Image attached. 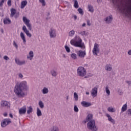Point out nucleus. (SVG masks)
Here are the masks:
<instances>
[{
	"label": "nucleus",
	"instance_id": "40",
	"mask_svg": "<svg viewBox=\"0 0 131 131\" xmlns=\"http://www.w3.org/2000/svg\"><path fill=\"white\" fill-rule=\"evenodd\" d=\"M39 2L42 4V6H46V1L45 0H39Z\"/></svg>",
	"mask_w": 131,
	"mask_h": 131
},
{
	"label": "nucleus",
	"instance_id": "28",
	"mask_svg": "<svg viewBox=\"0 0 131 131\" xmlns=\"http://www.w3.org/2000/svg\"><path fill=\"white\" fill-rule=\"evenodd\" d=\"M74 7L75 8V9H78L79 6H78V2H77V0H74Z\"/></svg>",
	"mask_w": 131,
	"mask_h": 131
},
{
	"label": "nucleus",
	"instance_id": "41",
	"mask_svg": "<svg viewBox=\"0 0 131 131\" xmlns=\"http://www.w3.org/2000/svg\"><path fill=\"white\" fill-rule=\"evenodd\" d=\"M65 49L66 50V51L67 52V53H70V48L69 47H68V46H66Z\"/></svg>",
	"mask_w": 131,
	"mask_h": 131
},
{
	"label": "nucleus",
	"instance_id": "21",
	"mask_svg": "<svg viewBox=\"0 0 131 131\" xmlns=\"http://www.w3.org/2000/svg\"><path fill=\"white\" fill-rule=\"evenodd\" d=\"M20 37L21 39H23L24 43H25L26 42V39L25 38V35L23 32L20 33Z\"/></svg>",
	"mask_w": 131,
	"mask_h": 131
},
{
	"label": "nucleus",
	"instance_id": "32",
	"mask_svg": "<svg viewBox=\"0 0 131 131\" xmlns=\"http://www.w3.org/2000/svg\"><path fill=\"white\" fill-rule=\"evenodd\" d=\"M38 105H39L40 108H41V109H42L45 107V105L43 104V102H42V101H40L39 102Z\"/></svg>",
	"mask_w": 131,
	"mask_h": 131
},
{
	"label": "nucleus",
	"instance_id": "52",
	"mask_svg": "<svg viewBox=\"0 0 131 131\" xmlns=\"http://www.w3.org/2000/svg\"><path fill=\"white\" fill-rule=\"evenodd\" d=\"M126 83H128V84H131V81H126Z\"/></svg>",
	"mask_w": 131,
	"mask_h": 131
},
{
	"label": "nucleus",
	"instance_id": "34",
	"mask_svg": "<svg viewBox=\"0 0 131 131\" xmlns=\"http://www.w3.org/2000/svg\"><path fill=\"white\" fill-rule=\"evenodd\" d=\"M74 97L75 101H77L78 100V95L76 92L74 93Z\"/></svg>",
	"mask_w": 131,
	"mask_h": 131
},
{
	"label": "nucleus",
	"instance_id": "50",
	"mask_svg": "<svg viewBox=\"0 0 131 131\" xmlns=\"http://www.w3.org/2000/svg\"><path fill=\"white\" fill-rule=\"evenodd\" d=\"M15 18L17 19L18 17H19V13L16 14V15L14 16Z\"/></svg>",
	"mask_w": 131,
	"mask_h": 131
},
{
	"label": "nucleus",
	"instance_id": "46",
	"mask_svg": "<svg viewBox=\"0 0 131 131\" xmlns=\"http://www.w3.org/2000/svg\"><path fill=\"white\" fill-rule=\"evenodd\" d=\"M4 60H6V61H8V60H10V58H9V57H8V56L5 55L4 56Z\"/></svg>",
	"mask_w": 131,
	"mask_h": 131
},
{
	"label": "nucleus",
	"instance_id": "8",
	"mask_svg": "<svg viewBox=\"0 0 131 131\" xmlns=\"http://www.w3.org/2000/svg\"><path fill=\"white\" fill-rule=\"evenodd\" d=\"M1 107H5L6 108H10L11 104L9 102L6 100H2L1 102Z\"/></svg>",
	"mask_w": 131,
	"mask_h": 131
},
{
	"label": "nucleus",
	"instance_id": "35",
	"mask_svg": "<svg viewBox=\"0 0 131 131\" xmlns=\"http://www.w3.org/2000/svg\"><path fill=\"white\" fill-rule=\"evenodd\" d=\"M5 2H7V0H2L1 1H0L1 8H3V6H4V3H5Z\"/></svg>",
	"mask_w": 131,
	"mask_h": 131
},
{
	"label": "nucleus",
	"instance_id": "45",
	"mask_svg": "<svg viewBox=\"0 0 131 131\" xmlns=\"http://www.w3.org/2000/svg\"><path fill=\"white\" fill-rule=\"evenodd\" d=\"M126 10L129 13H131V7L130 6H127L126 8Z\"/></svg>",
	"mask_w": 131,
	"mask_h": 131
},
{
	"label": "nucleus",
	"instance_id": "48",
	"mask_svg": "<svg viewBox=\"0 0 131 131\" xmlns=\"http://www.w3.org/2000/svg\"><path fill=\"white\" fill-rule=\"evenodd\" d=\"M87 25H88V26H91V21H90V20H87Z\"/></svg>",
	"mask_w": 131,
	"mask_h": 131
},
{
	"label": "nucleus",
	"instance_id": "9",
	"mask_svg": "<svg viewBox=\"0 0 131 131\" xmlns=\"http://www.w3.org/2000/svg\"><path fill=\"white\" fill-rule=\"evenodd\" d=\"M91 95L93 97V98H95V97H97V95H98V88L95 87L93 89H92L91 91Z\"/></svg>",
	"mask_w": 131,
	"mask_h": 131
},
{
	"label": "nucleus",
	"instance_id": "22",
	"mask_svg": "<svg viewBox=\"0 0 131 131\" xmlns=\"http://www.w3.org/2000/svg\"><path fill=\"white\" fill-rule=\"evenodd\" d=\"M15 14H16V9H15L14 8H12L11 10L10 17H14V16H15Z\"/></svg>",
	"mask_w": 131,
	"mask_h": 131
},
{
	"label": "nucleus",
	"instance_id": "19",
	"mask_svg": "<svg viewBox=\"0 0 131 131\" xmlns=\"http://www.w3.org/2000/svg\"><path fill=\"white\" fill-rule=\"evenodd\" d=\"M27 58L29 60H32V59L33 58V52L30 51Z\"/></svg>",
	"mask_w": 131,
	"mask_h": 131
},
{
	"label": "nucleus",
	"instance_id": "20",
	"mask_svg": "<svg viewBox=\"0 0 131 131\" xmlns=\"http://www.w3.org/2000/svg\"><path fill=\"white\" fill-rule=\"evenodd\" d=\"M3 21L4 24H11L12 22L9 18H4Z\"/></svg>",
	"mask_w": 131,
	"mask_h": 131
},
{
	"label": "nucleus",
	"instance_id": "12",
	"mask_svg": "<svg viewBox=\"0 0 131 131\" xmlns=\"http://www.w3.org/2000/svg\"><path fill=\"white\" fill-rule=\"evenodd\" d=\"M50 35L51 37H56V30L51 29L49 31Z\"/></svg>",
	"mask_w": 131,
	"mask_h": 131
},
{
	"label": "nucleus",
	"instance_id": "2",
	"mask_svg": "<svg viewBox=\"0 0 131 131\" xmlns=\"http://www.w3.org/2000/svg\"><path fill=\"white\" fill-rule=\"evenodd\" d=\"M93 119V114H89L86 119L83 121V123H86V122H89L87 123V128L88 129H90L92 131H97L98 130V127L96 125V121Z\"/></svg>",
	"mask_w": 131,
	"mask_h": 131
},
{
	"label": "nucleus",
	"instance_id": "15",
	"mask_svg": "<svg viewBox=\"0 0 131 131\" xmlns=\"http://www.w3.org/2000/svg\"><path fill=\"white\" fill-rule=\"evenodd\" d=\"M105 116L108 118V121H110L111 122L113 123V124L115 123V120L112 119V117H111L110 115H109L108 114H106Z\"/></svg>",
	"mask_w": 131,
	"mask_h": 131
},
{
	"label": "nucleus",
	"instance_id": "53",
	"mask_svg": "<svg viewBox=\"0 0 131 131\" xmlns=\"http://www.w3.org/2000/svg\"><path fill=\"white\" fill-rule=\"evenodd\" d=\"M4 116H5V117H7V116H8V114H7V113H5L4 114Z\"/></svg>",
	"mask_w": 131,
	"mask_h": 131
},
{
	"label": "nucleus",
	"instance_id": "14",
	"mask_svg": "<svg viewBox=\"0 0 131 131\" xmlns=\"http://www.w3.org/2000/svg\"><path fill=\"white\" fill-rule=\"evenodd\" d=\"M15 63H16V64L17 65H24V64H25L26 62L25 60H22V61H20V60L18 59H15Z\"/></svg>",
	"mask_w": 131,
	"mask_h": 131
},
{
	"label": "nucleus",
	"instance_id": "4",
	"mask_svg": "<svg viewBox=\"0 0 131 131\" xmlns=\"http://www.w3.org/2000/svg\"><path fill=\"white\" fill-rule=\"evenodd\" d=\"M77 75L78 76L83 77L86 75V70L82 67H79L77 69Z\"/></svg>",
	"mask_w": 131,
	"mask_h": 131
},
{
	"label": "nucleus",
	"instance_id": "56",
	"mask_svg": "<svg viewBox=\"0 0 131 131\" xmlns=\"http://www.w3.org/2000/svg\"><path fill=\"white\" fill-rule=\"evenodd\" d=\"M9 116H10V117H11V118H13V115H12V114H9Z\"/></svg>",
	"mask_w": 131,
	"mask_h": 131
},
{
	"label": "nucleus",
	"instance_id": "26",
	"mask_svg": "<svg viewBox=\"0 0 131 131\" xmlns=\"http://www.w3.org/2000/svg\"><path fill=\"white\" fill-rule=\"evenodd\" d=\"M88 10L91 13H94V7L91 5H88Z\"/></svg>",
	"mask_w": 131,
	"mask_h": 131
},
{
	"label": "nucleus",
	"instance_id": "7",
	"mask_svg": "<svg viewBox=\"0 0 131 131\" xmlns=\"http://www.w3.org/2000/svg\"><path fill=\"white\" fill-rule=\"evenodd\" d=\"M12 122L9 119H4L3 121L1 122L2 127H6L8 124Z\"/></svg>",
	"mask_w": 131,
	"mask_h": 131
},
{
	"label": "nucleus",
	"instance_id": "13",
	"mask_svg": "<svg viewBox=\"0 0 131 131\" xmlns=\"http://www.w3.org/2000/svg\"><path fill=\"white\" fill-rule=\"evenodd\" d=\"M82 106L83 107H90V106H91L92 105V104L90 102H88L86 101H82L81 103Z\"/></svg>",
	"mask_w": 131,
	"mask_h": 131
},
{
	"label": "nucleus",
	"instance_id": "17",
	"mask_svg": "<svg viewBox=\"0 0 131 131\" xmlns=\"http://www.w3.org/2000/svg\"><path fill=\"white\" fill-rule=\"evenodd\" d=\"M26 107H23L19 109V114H25L26 113L27 111Z\"/></svg>",
	"mask_w": 131,
	"mask_h": 131
},
{
	"label": "nucleus",
	"instance_id": "30",
	"mask_svg": "<svg viewBox=\"0 0 131 131\" xmlns=\"http://www.w3.org/2000/svg\"><path fill=\"white\" fill-rule=\"evenodd\" d=\"M42 94H48L49 93V89L45 87L42 90Z\"/></svg>",
	"mask_w": 131,
	"mask_h": 131
},
{
	"label": "nucleus",
	"instance_id": "27",
	"mask_svg": "<svg viewBox=\"0 0 131 131\" xmlns=\"http://www.w3.org/2000/svg\"><path fill=\"white\" fill-rule=\"evenodd\" d=\"M105 70H107V71H111V70H112V67H111V65L107 64L105 66Z\"/></svg>",
	"mask_w": 131,
	"mask_h": 131
},
{
	"label": "nucleus",
	"instance_id": "16",
	"mask_svg": "<svg viewBox=\"0 0 131 131\" xmlns=\"http://www.w3.org/2000/svg\"><path fill=\"white\" fill-rule=\"evenodd\" d=\"M113 19V18L112 17V15H110V16L106 17L105 21L106 22V23L109 24V23H111V21H112Z\"/></svg>",
	"mask_w": 131,
	"mask_h": 131
},
{
	"label": "nucleus",
	"instance_id": "59",
	"mask_svg": "<svg viewBox=\"0 0 131 131\" xmlns=\"http://www.w3.org/2000/svg\"><path fill=\"white\" fill-rule=\"evenodd\" d=\"M67 100H68V97H67Z\"/></svg>",
	"mask_w": 131,
	"mask_h": 131
},
{
	"label": "nucleus",
	"instance_id": "57",
	"mask_svg": "<svg viewBox=\"0 0 131 131\" xmlns=\"http://www.w3.org/2000/svg\"><path fill=\"white\" fill-rule=\"evenodd\" d=\"M86 24L85 23H83L82 25V27H84L85 26Z\"/></svg>",
	"mask_w": 131,
	"mask_h": 131
},
{
	"label": "nucleus",
	"instance_id": "36",
	"mask_svg": "<svg viewBox=\"0 0 131 131\" xmlns=\"http://www.w3.org/2000/svg\"><path fill=\"white\" fill-rule=\"evenodd\" d=\"M74 33H75L74 30H72L69 32V34L70 36H73V35H74Z\"/></svg>",
	"mask_w": 131,
	"mask_h": 131
},
{
	"label": "nucleus",
	"instance_id": "38",
	"mask_svg": "<svg viewBox=\"0 0 131 131\" xmlns=\"http://www.w3.org/2000/svg\"><path fill=\"white\" fill-rule=\"evenodd\" d=\"M105 91H106V94H107L108 95H110V91L109 90V88L108 87V86H106Z\"/></svg>",
	"mask_w": 131,
	"mask_h": 131
},
{
	"label": "nucleus",
	"instance_id": "58",
	"mask_svg": "<svg viewBox=\"0 0 131 131\" xmlns=\"http://www.w3.org/2000/svg\"><path fill=\"white\" fill-rule=\"evenodd\" d=\"M86 95H90V93L89 92H86Z\"/></svg>",
	"mask_w": 131,
	"mask_h": 131
},
{
	"label": "nucleus",
	"instance_id": "29",
	"mask_svg": "<svg viewBox=\"0 0 131 131\" xmlns=\"http://www.w3.org/2000/svg\"><path fill=\"white\" fill-rule=\"evenodd\" d=\"M51 74L52 75V76H54V77L57 76V75L58 74L57 72H56L54 70H51Z\"/></svg>",
	"mask_w": 131,
	"mask_h": 131
},
{
	"label": "nucleus",
	"instance_id": "33",
	"mask_svg": "<svg viewBox=\"0 0 131 131\" xmlns=\"http://www.w3.org/2000/svg\"><path fill=\"white\" fill-rule=\"evenodd\" d=\"M13 47H14V48H15L16 50H18L19 46H18V44H17V42H16V41H13Z\"/></svg>",
	"mask_w": 131,
	"mask_h": 131
},
{
	"label": "nucleus",
	"instance_id": "39",
	"mask_svg": "<svg viewBox=\"0 0 131 131\" xmlns=\"http://www.w3.org/2000/svg\"><path fill=\"white\" fill-rule=\"evenodd\" d=\"M31 112H32V108H31V107H29L28 108L27 113H28V114H29L31 113Z\"/></svg>",
	"mask_w": 131,
	"mask_h": 131
},
{
	"label": "nucleus",
	"instance_id": "43",
	"mask_svg": "<svg viewBox=\"0 0 131 131\" xmlns=\"http://www.w3.org/2000/svg\"><path fill=\"white\" fill-rule=\"evenodd\" d=\"M7 4L9 7H11V6H12V0H8L7 2Z\"/></svg>",
	"mask_w": 131,
	"mask_h": 131
},
{
	"label": "nucleus",
	"instance_id": "18",
	"mask_svg": "<svg viewBox=\"0 0 131 131\" xmlns=\"http://www.w3.org/2000/svg\"><path fill=\"white\" fill-rule=\"evenodd\" d=\"M27 5V1H23L21 2L20 4V8L24 9L25 6Z\"/></svg>",
	"mask_w": 131,
	"mask_h": 131
},
{
	"label": "nucleus",
	"instance_id": "25",
	"mask_svg": "<svg viewBox=\"0 0 131 131\" xmlns=\"http://www.w3.org/2000/svg\"><path fill=\"white\" fill-rule=\"evenodd\" d=\"M37 116H41L42 115V114L41 113V111H40V109L39 108H37V112H36Z\"/></svg>",
	"mask_w": 131,
	"mask_h": 131
},
{
	"label": "nucleus",
	"instance_id": "3",
	"mask_svg": "<svg viewBox=\"0 0 131 131\" xmlns=\"http://www.w3.org/2000/svg\"><path fill=\"white\" fill-rule=\"evenodd\" d=\"M70 43L72 46L77 48H83L84 43L82 42V39L79 36H76L74 39L70 41Z\"/></svg>",
	"mask_w": 131,
	"mask_h": 131
},
{
	"label": "nucleus",
	"instance_id": "55",
	"mask_svg": "<svg viewBox=\"0 0 131 131\" xmlns=\"http://www.w3.org/2000/svg\"><path fill=\"white\" fill-rule=\"evenodd\" d=\"M74 18L75 20H76V19H77V16H76V15H74Z\"/></svg>",
	"mask_w": 131,
	"mask_h": 131
},
{
	"label": "nucleus",
	"instance_id": "31",
	"mask_svg": "<svg viewBox=\"0 0 131 131\" xmlns=\"http://www.w3.org/2000/svg\"><path fill=\"white\" fill-rule=\"evenodd\" d=\"M71 57L74 60H76L77 59V55L75 53H72L71 54Z\"/></svg>",
	"mask_w": 131,
	"mask_h": 131
},
{
	"label": "nucleus",
	"instance_id": "37",
	"mask_svg": "<svg viewBox=\"0 0 131 131\" xmlns=\"http://www.w3.org/2000/svg\"><path fill=\"white\" fill-rule=\"evenodd\" d=\"M78 12L80 14V15H83V11L82 10V9L79 8H78Z\"/></svg>",
	"mask_w": 131,
	"mask_h": 131
},
{
	"label": "nucleus",
	"instance_id": "49",
	"mask_svg": "<svg viewBox=\"0 0 131 131\" xmlns=\"http://www.w3.org/2000/svg\"><path fill=\"white\" fill-rule=\"evenodd\" d=\"M81 34L82 35H86V34L85 33V31H83L81 32Z\"/></svg>",
	"mask_w": 131,
	"mask_h": 131
},
{
	"label": "nucleus",
	"instance_id": "5",
	"mask_svg": "<svg viewBox=\"0 0 131 131\" xmlns=\"http://www.w3.org/2000/svg\"><path fill=\"white\" fill-rule=\"evenodd\" d=\"M93 55L98 56V53H100V49H99V45L97 43L94 44V48L92 50Z\"/></svg>",
	"mask_w": 131,
	"mask_h": 131
},
{
	"label": "nucleus",
	"instance_id": "24",
	"mask_svg": "<svg viewBox=\"0 0 131 131\" xmlns=\"http://www.w3.org/2000/svg\"><path fill=\"white\" fill-rule=\"evenodd\" d=\"M107 111H108V112H111L112 113H113L115 112L116 110L115 108L112 107V106H110L107 108Z\"/></svg>",
	"mask_w": 131,
	"mask_h": 131
},
{
	"label": "nucleus",
	"instance_id": "10",
	"mask_svg": "<svg viewBox=\"0 0 131 131\" xmlns=\"http://www.w3.org/2000/svg\"><path fill=\"white\" fill-rule=\"evenodd\" d=\"M77 54L80 58H84L86 55V52H85V51H82V50H79Z\"/></svg>",
	"mask_w": 131,
	"mask_h": 131
},
{
	"label": "nucleus",
	"instance_id": "23",
	"mask_svg": "<svg viewBox=\"0 0 131 131\" xmlns=\"http://www.w3.org/2000/svg\"><path fill=\"white\" fill-rule=\"evenodd\" d=\"M127 110V104L126 103L123 105L121 108V111L122 112H124L125 111H126Z\"/></svg>",
	"mask_w": 131,
	"mask_h": 131
},
{
	"label": "nucleus",
	"instance_id": "44",
	"mask_svg": "<svg viewBox=\"0 0 131 131\" xmlns=\"http://www.w3.org/2000/svg\"><path fill=\"white\" fill-rule=\"evenodd\" d=\"M74 111H75V112H78L79 111L78 107H77L76 105L74 106Z\"/></svg>",
	"mask_w": 131,
	"mask_h": 131
},
{
	"label": "nucleus",
	"instance_id": "51",
	"mask_svg": "<svg viewBox=\"0 0 131 131\" xmlns=\"http://www.w3.org/2000/svg\"><path fill=\"white\" fill-rule=\"evenodd\" d=\"M128 112V114L131 115V109H129Z\"/></svg>",
	"mask_w": 131,
	"mask_h": 131
},
{
	"label": "nucleus",
	"instance_id": "47",
	"mask_svg": "<svg viewBox=\"0 0 131 131\" xmlns=\"http://www.w3.org/2000/svg\"><path fill=\"white\" fill-rule=\"evenodd\" d=\"M18 77L19 78H23V75L21 73L18 74Z\"/></svg>",
	"mask_w": 131,
	"mask_h": 131
},
{
	"label": "nucleus",
	"instance_id": "54",
	"mask_svg": "<svg viewBox=\"0 0 131 131\" xmlns=\"http://www.w3.org/2000/svg\"><path fill=\"white\" fill-rule=\"evenodd\" d=\"M128 54L131 55V50L128 51Z\"/></svg>",
	"mask_w": 131,
	"mask_h": 131
},
{
	"label": "nucleus",
	"instance_id": "11",
	"mask_svg": "<svg viewBox=\"0 0 131 131\" xmlns=\"http://www.w3.org/2000/svg\"><path fill=\"white\" fill-rule=\"evenodd\" d=\"M23 30L24 32L26 33L27 36H28L29 37H30L31 36V34H30V33L29 32V31L27 30V28H26V26H23Z\"/></svg>",
	"mask_w": 131,
	"mask_h": 131
},
{
	"label": "nucleus",
	"instance_id": "60",
	"mask_svg": "<svg viewBox=\"0 0 131 131\" xmlns=\"http://www.w3.org/2000/svg\"><path fill=\"white\" fill-rule=\"evenodd\" d=\"M2 32H4V31L2 30Z\"/></svg>",
	"mask_w": 131,
	"mask_h": 131
},
{
	"label": "nucleus",
	"instance_id": "1",
	"mask_svg": "<svg viewBox=\"0 0 131 131\" xmlns=\"http://www.w3.org/2000/svg\"><path fill=\"white\" fill-rule=\"evenodd\" d=\"M28 90V85L26 81H23L19 83H17L14 89V92L18 98L25 97V91Z\"/></svg>",
	"mask_w": 131,
	"mask_h": 131
},
{
	"label": "nucleus",
	"instance_id": "6",
	"mask_svg": "<svg viewBox=\"0 0 131 131\" xmlns=\"http://www.w3.org/2000/svg\"><path fill=\"white\" fill-rule=\"evenodd\" d=\"M23 20L25 24H26L28 28L29 29V30H31V24H30V20L27 19L26 17H23Z\"/></svg>",
	"mask_w": 131,
	"mask_h": 131
},
{
	"label": "nucleus",
	"instance_id": "42",
	"mask_svg": "<svg viewBox=\"0 0 131 131\" xmlns=\"http://www.w3.org/2000/svg\"><path fill=\"white\" fill-rule=\"evenodd\" d=\"M51 131H59V128L57 126H54Z\"/></svg>",
	"mask_w": 131,
	"mask_h": 131
}]
</instances>
